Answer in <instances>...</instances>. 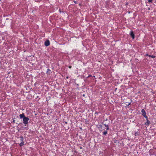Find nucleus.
<instances>
[{"label": "nucleus", "mask_w": 156, "mask_h": 156, "mask_svg": "<svg viewBox=\"0 0 156 156\" xmlns=\"http://www.w3.org/2000/svg\"><path fill=\"white\" fill-rule=\"evenodd\" d=\"M146 119V120L147 121V120H148V117L147 116V115H146V116H144Z\"/></svg>", "instance_id": "obj_15"}, {"label": "nucleus", "mask_w": 156, "mask_h": 156, "mask_svg": "<svg viewBox=\"0 0 156 156\" xmlns=\"http://www.w3.org/2000/svg\"><path fill=\"white\" fill-rule=\"evenodd\" d=\"M51 73V71L50 69H48L47 70V73L48 74H50Z\"/></svg>", "instance_id": "obj_8"}, {"label": "nucleus", "mask_w": 156, "mask_h": 156, "mask_svg": "<svg viewBox=\"0 0 156 156\" xmlns=\"http://www.w3.org/2000/svg\"><path fill=\"white\" fill-rule=\"evenodd\" d=\"M104 125V126L106 127L107 128H106V130L107 131L109 129V126H108V124H106V123H102V125H99V126H100V127H99V128H101V129H102V126H103V125Z\"/></svg>", "instance_id": "obj_2"}, {"label": "nucleus", "mask_w": 156, "mask_h": 156, "mask_svg": "<svg viewBox=\"0 0 156 156\" xmlns=\"http://www.w3.org/2000/svg\"><path fill=\"white\" fill-rule=\"evenodd\" d=\"M135 136H137L139 135V133L138 132H136L134 134Z\"/></svg>", "instance_id": "obj_12"}, {"label": "nucleus", "mask_w": 156, "mask_h": 156, "mask_svg": "<svg viewBox=\"0 0 156 156\" xmlns=\"http://www.w3.org/2000/svg\"><path fill=\"white\" fill-rule=\"evenodd\" d=\"M23 137L22 136H20V140H21V142H24L23 141Z\"/></svg>", "instance_id": "obj_9"}, {"label": "nucleus", "mask_w": 156, "mask_h": 156, "mask_svg": "<svg viewBox=\"0 0 156 156\" xmlns=\"http://www.w3.org/2000/svg\"><path fill=\"white\" fill-rule=\"evenodd\" d=\"M147 55L149 57H151L153 58H154L155 57V56L154 55H148V54H147Z\"/></svg>", "instance_id": "obj_10"}, {"label": "nucleus", "mask_w": 156, "mask_h": 156, "mask_svg": "<svg viewBox=\"0 0 156 156\" xmlns=\"http://www.w3.org/2000/svg\"><path fill=\"white\" fill-rule=\"evenodd\" d=\"M153 0H148V2H152Z\"/></svg>", "instance_id": "obj_16"}, {"label": "nucleus", "mask_w": 156, "mask_h": 156, "mask_svg": "<svg viewBox=\"0 0 156 156\" xmlns=\"http://www.w3.org/2000/svg\"><path fill=\"white\" fill-rule=\"evenodd\" d=\"M69 69H71V68H72V66H69Z\"/></svg>", "instance_id": "obj_17"}, {"label": "nucleus", "mask_w": 156, "mask_h": 156, "mask_svg": "<svg viewBox=\"0 0 156 156\" xmlns=\"http://www.w3.org/2000/svg\"><path fill=\"white\" fill-rule=\"evenodd\" d=\"M130 35L132 37L133 39H134L135 38V35L133 31H131L130 33Z\"/></svg>", "instance_id": "obj_3"}, {"label": "nucleus", "mask_w": 156, "mask_h": 156, "mask_svg": "<svg viewBox=\"0 0 156 156\" xmlns=\"http://www.w3.org/2000/svg\"><path fill=\"white\" fill-rule=\"evenodd\" d=\"M141 112L142 113V115L144 116H146V113L145 112V111L144 109H142L141 111Z\"/></svg>", "instance_id": "obj_5"}, {"label": "nucleus", "mask_w": 156, "mask_h": 156, "mask_svg": "<svg viewBox=\"0 0 156 156\" xmlns=\"http://www.w3.org/2000/svg\"><path fill=\"white\" fill-rule=\"evenodd\" d=\"M29 118L27 117H25L23 119V122L25 124V126H26L27 124L28 123Z\"/></svg>", "instance_id": "obj_1"}, {"label": "nucleus", "mask_w": 156, "mask_h": 156, "mask_svg": "<svg viewBox=\"0 0 156 156\" xmlns=\"http://www.w3.org/2000/svg\"><path fill=\"white\" fill-rule=\"evenodd\" d=\"M26 116H25L24 114L23 113L21 114H20V117L21 119L22 118L23 119V118H24Z\"/></svg>", "instance_id": "obj_6"}, {"label": "nucleus", "mask_w": 156, "mask_h": 156, "mask_svg": "<svg viewBox=\"0 0 156 156\" xmlns=\"http://www.w3.org/2000/svg\"><path fill=\"white\" fill-rule=\"evenodd\" d=\"M24 145V142H21V143L20 144V146H22Z\"/></svg>", "instance_id": "obj_13"}, {"label": "nucleus", "mask_w": 156, "mask_h": 156, "mask_svg": "<svg viewBox=\"0 0 156 156\" xmlns=\"http://www.w3.org/2000/svg\"><path fill=\"white\" fill-rule=\"evenodd\" d=\"M71 156H73V155Z\"/></svg>", "instance_id": "obj_23"}, {"label": "nucleus", "mask_w": 156, "mask_h": 156, "mask_svg": "<svg viewBox=\"0 0 156 156\" xmlns=\"http://www.w3.org/2000/svg\"><path fill=\"white\" fill-rule=\"evenodd\" d=\"M128 4V3L127 2L126 3V5H127Z\"/></svg>", "instance_id": "obj_19"}, {"label": "nucleus", "mask_w": 156, "mask_h": 156, "mask_svg": "<svg viewBox=\"0 0 156 156\" xmlns=\"http://www.w3.org/2000/svg\"><path fill=\"white\" fill-rule=\"evenodd\" d=\"M50 44V41L48 40H46L44 42V45L46 46H48Z\"/></svg>", "instance_id": "obj_4"}, {"label": "nucleus", "mask_w": 156, "mask_h": 156, "mask_svg": "<svg viewBox=\"0 0 156 156\" xmlns=\"http://www.w3.org/2000/svg\"><path fill=\"white\" fill-rule=\"evenodd\" d=\"M151 123V122H150V121L148 120H147V122H146L145 123V124L146 125H147V126H149V124Z\"/></svg>", "instance_id": "obj_7"}, {"label": "nucleus", "mask_w": 156, "mask_h": 156, "mask_svg": "<svg viewBox=\"0 0 156 156\" xmlns=\"http://www.w3.org/2000/svg\"><path fill=\"white\" fill-rule=\"evenodd\" d=\"M68 78H69L68 76H67L66 77V79H68Z\"/></svg>", "instance_id": "obj_20"}, {"label": "nucleus", "mask_w": 156, "mask_h": 156, "mask_svg": "<svg viewBox=\"0 0 156 156\" xmlns=\"http://www.w3.org/2000/svg\"><path fill=\"white\" fill-rule=\"evenodd\" d=\"M132 101V100H131V101L130 102H126V105L127 106H128L129 105L131 104Z\"/></svg>", "instance_id": "obj_11"}, {"label": "nucleus", "mask_w": 156, "mask_h": 156, "mask_svg": "<svg viewBox=\"0 0 156 156\" xmlns=\"http://www.w3.org/2000/svg\"><path fill=\"white\" fill-rule=\"evenodd\" d=\"M107 119H106V120H107Z\"/></svg>", "instance_id": "obj_22"}, {"label": "nucleus", "mask_w": 156, "mask_h": 156, "mask_svg": "<svg viewBox=\"0 0 156 156\" xmlns=\"http://www.w3.org/2000/svg\"><path fill=\"white\" fill-rule=\"evenodd\" d=\"M103 134L105 135H106V134H107V131H105L104 132H103Z\"/></svg>", "instance_id": "obj_14"}, {"label": "nucleus", "mask_w": 156, "mask_h": 156, "mask_svg": "<svg viewBox=\"0 0 156 156\" xmlns=\"http://www.w3.org/2000/svg\"><path fill=\"white\" fill-rule=\"evenodd\" d=\"M74 2L75 4H77V2L76 1H74Z\"/></svg>", "instance_id": "obj_18"}, {"label": "nucleus", "mask_w": 156, "mask_h": 156, "mask_svg": "<svg viewBox=\"0 0 156 156\" xmlns=\"http://www.w3.org/2000/svg\"><path fill=\"white\" fill-rule=\"evenodd\" d=\"M80 149H82V147H80Z\"/></svg>", "instance_id": "obj_21"}]
</instances>
